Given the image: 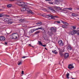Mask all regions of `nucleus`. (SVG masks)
Returning a JSON list of instances; mask_svg holds the SVG:
<instances>
[{
	"label": "nucleus",
	"instance_id": "f257e3e1",
	"mask_svg": "<svg viewBox=\"0 0 79 79\" xmlns=\"http://www.w3.org/2000/svg\"><path fill=\"white\" fill-rule=\"evenodd\" d=\"M18 4L23 7L22 9L24 11H28L29 10V8H27V6L25 5V3L24 2H19L18 3Z\"/></svg>",
	"mask_w": 79,
	"mask_h": 79
},
{
	"label": "nucleus",
	"instance_id": "f03ea898",
	"mask_svg": "<svg viewBox=\"0 0 79 79\" xmlns=\"http://www.w3.org/2000/svg\"><path fill=\"white\" fill-rule=\"evenodd\" d=\"M56 9H57L58 10H60V7L57 6H55L53 7H49V9L50 10H51L52 12H56L55 10H56Z\"/></svg>",
	"mask_w": 79,
	"mask_h": 79
},
{
	"label": "nucleus",
	"instance_id": "7ed1b4c3",
	"mask_svg": "<svg viewBox=\"0 0 79 79\" xmlns=\"http://www.w3.org/2000/svg\"><path fill=\"white\" fill-rule=\"evenodd\" d=\"M13 39H17V35L18 36V34H16V33H14L12 34Z\"/></svg>",
	"mask_w": 79,
	"mask_h": 79
},
{
	"label": "nucleus",
	"instance_id": "20e7f679",
	"mask_svg": "<svg viewBox=\"0 0 79 79\" xmlns=\"http://www.w3.org/2000/svg\"><path fill=\"white\" fill-rule=\"evenodd\" d=\"M67 49L68 51H71L73 50V48L71 47V45L69 44L67 45Z\"/></svg>",
	"mask_w": 79,
	"mask_h": 79
},
{
	"label": "nucleus",
	"instance_id": "39448f33",
	"mask_svg": "<svg viewBox=\"0 0 79 79\" xmlns=\"http://www.w3.org/2000/svg\"><path fill=\"white\" fill-rule=\"evenodd\" d=\"M74 68V67L73 66V64H69L68 65V68H69V69H73Z\"/></svg>",
	"mask_w": 79,
	"mask_h": 79
},
{
	"label": "nucleus",
	"instance_id": "423d86ee",
	"mask_svg": "<svg viewBox=\"0 0 79 79\" xmlns=\"http://www.w3.org/2000/svg\"><path fill=\"white\" fill-rule=\"evenodd\" d=\"M59 45L60 46H63L64 44H63V42L62 41V40H60L58 42Z\"/></svg>",
	"mask_w": 79,
	"mask_h": 79
},
{
	"label": "nucleus",
	"instance_id": "0eeeda50",
	"mask_svg": "<svg viewBox=\"0 0 79 79\" xmlns=\"http://www.w3.org/2000/svg\"><path fill=\"white\" fill-rule=\"evenodd\" d=\"M0 40L1 41H4L5 40V38L4 36H2L0 37Z\"/></svg>",
	"mask_w": 79,
	"mask_h": 79
},
{
	"label": "nucleus",
	"instance_id": "6e6552de",
	"mask_svg": "<svg viewBox=\"0 0 79 79\" xmlns=\"http://www.w3.org/2000/svg\"><path fill=\"white\" fill-rule=\"evenodd\" d=\"M55 3L57 5H58L59 3H60V0H55Z\"/></svg>",
	"mask_w": 79,
	"mask_h": 79
},
{
	"label": "nucleus",
	"instance_id": "1a4fd4ad",
	"mask_svg": "<svg viewBox=\"0 0 79 79\" xmlns=\"http://www.w3.org/2000/svg\"><path fill=\"white\" fill-rule=\"evenodd\" d=\"M69 56V54H68V53H66L65 54H64V57L66 59L67 58H68Z\"/></svg>",
	"mask_w": 79,
	"mask_h": 79
},
{
	"label": "nucleus",
	"instance_id": "9d476101",
	"mask_svg": "<svg viewBox=\"0 0 79 79\" xmlns=\"http://www.w3.org/2000/svg\"><path fill=\"white\" fill-rule=\"evenodd\" d=\"M62 23L64 24V25H65V26H69V23H68L66 22L62 21Z\"/></svg>",
	"mask_w": 79,
	"mask_h": 79
},
{
	"label": "nucleus",
	"instance_id": "9b49d317",
	"mask_svg": "<svg viewBox=\"0 0 79 79\" xmlns=\"http://www.w3.org/2000/svg\"><path fill=\"white\" fill-rule=\"evenodd\" d=\"M59 54L60 55V56H63L64 54H63L62 53V50H61V49H60L59 50Z\"/></svg>",
	"mask_w": 79,
	"mask_h": 79
},
{
	"label": "nucleus",
	"instance_id": "f8f14e48",
	"mask_svg": "<svg viewBox=\"0 0 79 79\" xmlns=\"http://www.w3.org/2000/svg\"><path fill=\"white\" fill-rule=\"evenodd\" d=\"M36 31L35 29H33L31 30V31H29V33H33V32H34V31Z\"/></svg>",
	"mask_w": 79,
	"mask_h": 79
},
{
	"label": "nucleus",
	"instance_id": "ddd939ff",
	"mask_svg": "<svg viewBox=\"0 0 79 79\" xmlns=\"http://www.w3.org/2000/svg\"><path fill=\"white\" fill-rule=\"evenodd\" d=\"M28 13H31L32 15H34V13L32 11V10H29H29H28L27 11Z\"/></svg>",
	"mask_w": 79,
	"mask_h": 79
},
{
	"label": "nucleus",
	"instance_id": "4468645a",
	"mask_svg": "<svg viewBox=\"0 0 79 79\" xmlns=\"http://www.w3.org/2000/svg\"><path fill=\"white\" fill-rule=\"evenodd\" d=\"M23 64V60H19L18 62V65H20V64Z\"/></svg>",
	"mask_w": 79,
	"mask_h": 79
},
{
	"label": "nucleus",
	"instance_id": "2eb2a0df",
	"mask_svg": "<svg viewBox=\"0 0 79 79\" xmlns=\"http://www.w3.org/2000/svg\"><path fill=\"white\" fill-rule=\"evenodd\" d=\"M48 19H53V17L52 16H50L48 15V16L47 17Z\"/></svg>",
	"mask_w": 79,
	"mask_h": 79
},
{
	"label": "nucleus",
	"instance_id": "dca6fc26",
	"mask_svg": "<svg viewBox=\"0 0 79 79\" xmlns=\"http://www.w3.org/2000/svg\"><path fill=\"white\" fill-rule=\"evenodd\" d=\"M4 21L5 22H9V19L8 18H5L4 19Z\"/></svg>",
	"mask_w": 79,
	"mask_h": 79
},
{
	"label": "nucleus",
	"instance_id": "f3484780",
	"mask_svg": "<svg viewBox=\"0 0 79 79\" xmlns=\"http://www.w3.org/2000/svg\"><path fill=\"white\" fill-rule=\"evenodd\" d=\"M72 16H73V17L77 16H78V15L77 14H75V13H73L72 14Z\"/></svg>",
	"mask_w": 79,
	"mask_h": 79
},
{
	"label": "nucleus",
	"instance_id": "a211bd4d",
	"mask_svg": "<svg viewBox=\"0 0 79 79\" xmlns=\"http://www.w3.org/2000/svg\"><path fill=\"white\" fill-rule=\"evenodd\" d=\"M5 16V15L3 14V13H1L0 14V18H2V17H3V16Z\"/></svg>",
	"mask_w": 79,
	"mask_h": 79
},
{
	"label": "nucleus",
	"instance_id": "6ab92c4d",
	"mask_svg": "<svg viewBox=\"0 0 79 79\" xmlns=\"http://www.w3.org/2000/svg\"><path fill=\"white\" fill-rule=\"evenodd\" d=\"M73 34H77V31L74 30L73 31Z\"/></svg>",
	"mask_w": 79,
	"mask_h": 79
},
{
	"label": "nucleus",
	"instance_id": "aec40b11",
	"mask_svg": "<svg viewBox=\"0 0 79 79\" xmlns=\"http://www.w3.org/2000/svg\"><path fill=\"white\" fill-rule=\"evenodd\" d=\"M52 52L53 53H55V54H58V52L56 51V50H55L54 51H52Z\"/></svg>",
	"mask_w": 79,
	"mask_h": 79
},
{
	"label": "nucleus",
	"instance_id": "412c9836",
	"mask_svg": "<svg viewBox=\"0 0 79 79\" xmlns=\"http://www.w3.org/2000/svg\"><path fill=\"white\" fill-rule=\"evenodd\" d=\"M69 34H70V35H74V32H73V31L72 32H69Z\"/></svg>",
	"mask_w": 79,
	"mask_h": 79
},
{
	"label": "nucleus",
	"instance_id": "4be33fe9",
	"mask_svg": "<svg viewBox=\"0 0 79 79\" xmlns=\"http://www.w3.org/2000/svg\"><path fill=\"white\" fill-rule=\"evenodd\" d=\"M53 19H54L55 18H58V16H52Z\"/></svg>",
	"mask_w": 79,
	"mask_h": 79
},
{
	"label": "nucleus",
	"instance_id": "5701e85b",
	"mask_svg": "<svg viewBox=\"0 0 79 79\" xmlns=\"http://www.w3.org/2000/svg\"><path fill=\"white\" fill-rule=\"evenodd\" d=\"M11 6H12V5H11V4H9L7 5V8H10L11 7Z\"/></svg>",
	"mask_w": 79,
	"mask_h": 79
},
{
	"label": "nucleus",
	"instance_id": "b1692460",
	"mask_svg": "<svg viewBox=\"0 0 79 79\" xmlns=\"http://www.w3.org/2000/svg\"><path fill=\"white\" fill-rule=\"evenodd\" d=\"M64 9H65L66 10H73V9L71 7H70L67 8H64Z\"/></svg>",
	"mask_w": 79,
	"mask_h": 79
},
{
	"label": "nucleus",
	"instance_id": "393cba45",
	"mask_svg": "<svg viewBox=\"0 0 79 79\" xmlns=\"http://www.w3.org/2000/svg\"><path fill=\"white\" fill-rule=\"evenodd\" d=\"M69 73H67V74H66V77L68 79H69Z\"/></svg>",
	"mask_w": 79,
	"mask_h": 79
},
{
	"label": "nucleus",
	"instance_id": "a878e982",
	"mask_svg": "<svg viewBox=\"0 0 79 79\" xmlns=\"http://www.w3.org/2000/svg\"><path fill=\"white\" fill-rule=\"evenodd\" d=\"M19 21L20 22H24V21H25V20L24 19H20L19 20Z\"/></svg>",
	"mask_w": 79,
	"mask_h": 79
},
{
	"label": "nucleus",
	"instance_id": "bb28decb",
	"mask_svg": "<svg viewBox=\"0 0 79 79\" xmlns=\"http://www.w3.org/2000/svg\"><path fill=\"white\" fill-rule=\"evenodd\" d=\"M42 24V22H38V23H36V24H37L38 26H40L39 24H40V25H41V24Z\"/></svg>",
	"mask_w": 79,
	"mask_h": 79
},
{
	"label": "nucleus",
	"instance_id": "cd10ccee",
	"mask_svg": "<svg viewBox=\"0 0 79 79\" xmlns=\"http://www.w3.org/2000/svg\"><path fill=\"white\" fill-rule=\"evenodd\" d=\"M42 16H43L45 18H47L48 17V15H42Z\"/></svg>",
	"mask_w": 79,
	"mask_h": 79
},
{
	"label": "nucleus",
	"instance_id": "c85d7f7f",
	"mask_svg": "<svg viewBox=\"0 0 79 79\" xmlns=\"http://www.w3.org/2000/svg\"><path fill=\"white\" fill-rule=\"evenodd\" d=\"M39 33H40V31H36L35 33V34H39Z\"/></svg>",
	"mask_w": 79,
	"mask_h": 79
},
{
	"label": "nucleus",
	"instance_id": "c756f323",
	"mask_svg": "<svg viewBox=\"0 0 79 79\" xmlns=\"http://www.w3.org/2000/svg\"><path fill=\"white\" fill-rule=\"evenodd\" d=\"M38 42H39V44L40 45H42V42H41V41H38Z\"/></svg>",
	"mask_w": 79,
	"mask_h": 79
},
{
	"label": "nucleus",
	"instance_id": "7c9ffc66",
	"mask_svg": "<svg viewBox=\"0 0 79 79\" xmlns=\"http://www.w3.org/2000/svg\"><path fill=\"white\" fill-rule=\"evenodd\" d=\"M35 29L36 31H37V30H38V29H41V30H42V27H41L38 28H35Z\"/></svg>",
	"mask_w": 79,
	"mask_h": 79
},
{
	"label": "nucleus",
	"instance_id": "2f4dec72",
	"mask_svg": "<svg viewBox=\"0 0 79 79\" xmlns=\"http://www.w3.org/2000/svg\"><path fill=\"white\" fill-rule=\"evenodd\" d=\"M61 27L63 28H67V27L63 25H62Z\"/></svg>",
	"mask_w": 79,
	"mask_h": 79
},
{
	"label": "nucleus",
	"instance_id": "473e14b6",
	"mask_svg": "<svg viewBox=\"0 0 79 79\" xmlns=\"http://www.w3.org/2000/svg\"><path fill=\"white\" fill-rule=\"evenodd\" d=\"M54 29H55V28L53 27H51V30L52 31H53Z\"/></svg>",
	"mask_w": 79,
	"mask_h": 79
},
{
	"label": "nucleus",
	"instance_id": "72a5a7b5",
	"mask_svg": "<svg viewBox=\"0 0 79 79\" xmlns=\"http://www.w3.org/2000/svg\"><path fill=\"white\" fill-rule=\"evenodd\" d=\"M52 31H54V32H56V28H54V30H53Z\"/></svg>",
	"mask_w": 79,
	"mask_h": 79
},
{
	"label": "nucleus",
	"instance_id": "f704fd0d",
	"mask_svg": "<svg viewBox=\"0 0 79 79\" xmlns=\"http://www.w3.org/2000/svg\"><path fill=\"white\" fill-rule=\"evenodd\" d=\"M55 23H58V24H60L61 22H60V21H55Z\"/></svg>",
	"mask_w": 79,
	"mask_h": 79
},
{
	"label": "nucleus",
	"instance_id": "c9c22d12",
	"mask_svg": "<svg viewBox=\"0 0 79 79\" xmlns=\"http://www.w3.org/2000/svg\"><path fill=\"white\" fill-rule=\"evenodd\" d=\"M72 27H73V29H76V27H75L73 26H72Z\"/></svg>",
	"mask_w": 79,
	"mask_h": 79
},
{
	"label": "nucleus",
	"instance_id": "e433bc0d",
	"mask_svg": "<svg viewBox=\"0 0 79 79\" xmlns=\"http://www.w3.org/2000/svg\"><path fill=\"white\" fill-rule=\"evenodd\" d=\"M77 35H79V30H77Z\"/></svg>",
	"mask_w": 79,
	"mask_h": 79
},
{
	"label": "nucleus",
	"instance_id": "4c0bfd02",
	"mask_svg": "<svg viewBox=\"0 0 79 79\" xmlns=\"http://www.w3.org/2000/svg\"><path fill=\"white\" fill-rule=\"evenodd\" d=\"M66 10V9H64H64L62 10V11H67V10Z\"/></svg>",
	"mask_w": 79,
	"mask_h": 79
},
{
	"label": "nucleus",
	"instance_id": "58836bf2",
	"mask_svg": "<svg viewBox=\"0 0 79 79\" xmlns=\"http://www.w3.org/2000/svg\"><path fill=\"white\" fill-rule=\"evenodd\" d=\"M11 20H12V19H9V23H13V22L9 21H11Z\"/></svg>",
	"mask_w": 79,
	"mask_h": 79
},
{
	"label": "nucleus",
	"instance_id": "ea45409f",
	"mask_svg": "<svg viewBox=\"0 0 79 79\" xmlns=\"http://www.w3.org/2000/svg\"><path fill=\"white\" fill-rule=\"evenodd\" d=\"M42 46H43V47H46V45L42 44Z\"/></svg>",
	"mask_w": 79,
	"mask_h": 79
},
{
	"label": "nucleus",
	"instance_id": "a19ab883",
	"mask_svg": "<svg viewBox=\"0 0 79 79\" xmlns=\"http://www.w3.org/2000/svg\"><path fill=\"white\" fill-rule=\"evenodd\" d=\"M27 57V56H23L22 57L23 58H26Z\"/></svg>",
	"mask_w": 79,
	"mask_h": 79
},
{
	"label": "nucleus",
	"instance_id": "79ce46f5",
	"mask_svg": "<svg viewBox=\"0 0 79 79\" xmlns=\"http://www.w3.org/2000/svg\"><path fill=\"white\" fill-rule=\"evenodd\" d=\"M10 2H14V1H15V0H10Z\"/></svg>",
	"mask_w": 79,
	"mask_h": 79
},
{
	"label": "nucleus",
	"instance_id": "37998d69",
	"mask_svg": "<svg viewBox=\"0 0 79 79\" xmlns=\"http://www.w3.org/2000/svg\"><path fill=\"white\" fill-rule=\"evenodd\" d=\"M22 74H24V71H22Z\"/></svg>",
	"mask_w": 79,
	"mask_h": 79
},
{
	"label": "nucleus",
	"instance_id": "c03bdc74",
	"mask_svg": "<svg viewBox=\"0 0 79 79\" xmlns=\"http://www.w3.org/2000/svg\"><path fill=\"white\" fill-rule=\"evenodd\" d=\"M50 4H53V3H52V2H49Z\"/></svg>",
	"mask_w": 79,
	"mask_h": 79
},
{
	"label": "nucleus",
	"instance_id": "a18cd8bd",
	"mask_svg": "<svg viewBox=\"0 0 79 79\" xmlns=\"http://www.w3.org/2000/svg\"><path fill=\"white\" fill-rule=\"evenodd\" d=\"M29 46H30V47H32V46H31V45L30 44H29Z\"/></svg>",
	"mask_w": 79,
	"mask_h": 79
},
{
	"label": "nucleus",
	"instance_id": "49530a36",
	"mask_svg": "<svg viewBox=\"0 0 79 79\" xmlns=\"http://www.w3.org/2000/svg\"><path fill=\"white\" fill-rule=\"evenodd\" d=\"M5 44L6 45H7V42H5Z\"/></svg>",
	"mask_w": 79,
	"mask_h": 79
},
{
	"label": "nucleus",
	"instance_id": "de8ad7c7",
	"mask_svg": "<svg viewBox=\"0 0 79 79\" xmlns=\"http://www.w3.org/2000/svg\"><path fill=\"white\" fill-rule=\"evenodd\" d=\"M52 0H45L46 1H50Z\"/></svg>",
	"mask_w": 79,
	"mask_h": 79
},
{
	"label": "nucleus",
	"instance_id": "09e8293b",
	"mask_svg": "<svg viewBox=\"0 0 79 79\" xmlns=\"http://www.w3.org/2000/svg\"><path fill=\"white\" fill-rule=\"evenodd\" d=\"M45 50H47V48H44Z\"/></svg>",
	"mask_w": 79,
	"mask_h": 79
},
{
	"label": "nucleus",
	"instance_id": "8fccbe9b",
	"mask_svg": "<svg viewBox=\"0 0 79 79\" xmlns=\"http://www.w3.org/2000/svg\"><path fill=\"white\" fill-rule=\"evenodd\" d=\"M72 79H76V78H72Z\"/></svg>",
	"mask_w": 79,
	"mask_h": 79
},
{
	"label": "nucleus",
	"instance_id": "3c124183",
	"mask_svg": "<svg viewBox=\"0 0 79 79\" xmlns=\"http://www.w3.org/2000/svg\"><path fill=\"white\" fill-rule=\"evenodd\" d=\"M62 77H63V78H64V77H63V76H62Z\"/></svg>",
	"mask_w": 79,
	"mask_h": 79
},
{
	"label": "nucleus",
	"instance_id": "603ef678",
	"mask_svg": "<svg viewBox=\"0 0 79 79\" xmlns=\"http://www.w3.org/2000/svg\"><path fill=\"white\" fill-rule=\"evenodd\" d=\"M21 79H23V78H22Z\"/></svg>",
	"mask_w": 79,
	"mask_h": 79
},
{
	"label": "nucleus",
	"instance_id": "864d4df0",
	"mask_svg": "<svg viewBox=\"0 0 79 79\" xmlns=\"http://www.w3.org/2000/svg\"><path fill=\"white\" fill-rule=\"evenodd\" d=\"M35 26H34V27H35Z\"/></svg>",
	"mask_w": 79,
	"mask_h": 79
},
{
	"label": "nucleus",
	"instance_id": "5fc2aeb1",
	"mask_svg": "<svg viewBox=\"0 0 79 79\" xmlns=\"http://www.w3.org/2000/svg\"><path fill=\"white\" fill-rule=\"evenodd\" d=\"M32 47L33 48L34 47L32 46Z\"/></svg>",
	"mask_w": 79,
	"mask_h": 79
},
{
	"label": "nucleus",
	"instance_id": "6e6d98bb",
	"mask_svg": "<svg viewBox=\"0 0 79 79\" xmlns=\"http://www.w3.org/2000/svg\"><path fill=\"white\" fill-rule=\"evenodd\" d=\"M8 16V17H9V16Z\"/></svg>",
	"mask_w": 79,
	"mask_h": 79
},
{
	"label": "nucleus",
	"instance_id": "4d7b16f0",
	"mask_svg": "<svg viewBox=\"0 0 79 79\" xmlns=\"http://www.w3.org/2000/svg\"><path fill=\"white\" fill-rule=\"evenodd\" d=\"M78 19H79V18H78Z\"/></svg>",
	"mask_w": 79,
	"mask_h": 79
},
{
	"label": "nucleus",
	"instance_id": "13d9d810",
	"mask_svg": "<svg viewBox=\"0 0 79 79\" xmlns=\"http://www.w3.org/2000/svg\"><path fill=\"white\" fill-rule=\"evenodd\" d=\"M0 10H2V9H0Z\"/></svg>",
	"mask_w": 79,
	"mask_h": 79
}]
</instances>
